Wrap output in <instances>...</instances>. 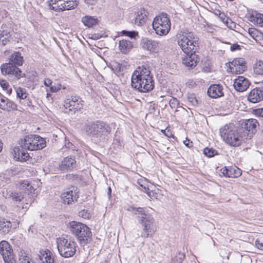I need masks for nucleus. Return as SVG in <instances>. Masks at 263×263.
Returning <instances> with one entry per match:
<instances>
[{"instance_id": "a18cd8bd", "label": "nucleus", "mask_w": 263, "mask_h": 263, "mask_svg": "<svg viewBox=\"0 0 263 263\" xmlns=\"http://www.w3.org/2000/svg\"><path fill=\"white\" fill-rule=\"evenodd\" d=\"M255 246L259 249L263 248V235L260 236L255 241Z\"/></svg>"}, {"instance_id": "dca6fc26", "label": "nucleus", "mask_w": 263, "mask_h": 263, "mask_svg": "<svg viewBox=\"0 0 263 263\" xmlns=\"http://www.w3.org/2000/svg\"><path fill=\"white\" fill-rule=\"evenodd\" d=\"M148 15V12L146 9L144 8H139L136 13L134 24L138 26H143L147 20Z\"/></svg>"}, {"instance_id": "c9c22d12", "label": "nucleus", "mask_w": 263, "mask_h": 263, "mask_svg": "<svg viewBox=\"0 0 263 263\" xmlns=\"http://www.w3.org/2000/svg\"><path fill=\"white\" fill-rule=\"evenodd\" d=\"M253 69L255 73L259 75L263 74V61H257L254 65Z\"/></svg>"}, {"instance_id": "e433bc0d", "label": "nucleus", "mask_w": 263, "mask_h": 263, "mask_svg": "<svg viewBox=\"0 0 263 263\" xmlns=\"http://www.w3.org/2000/svg\"><path fill=\"white\" fill-rule=\"evenodd\" d=\"M185 257L183 253L179 252L173 255L171 263H181Z\"/></svg>"}, {"instance_id": "338daca9", "label": "nucleus", "mask_w": 263, "mask_h": 263, "mask_svg": "<svg viewBox=\"0 0 263 263\" xmlns=\"http://www.w3.org/2000/svg\"><path fill=\"white\" fill-rule=\"evenodd\" d=\"M50 96V94L49 93H47V97H49Z\"/></svg>"}, {"instance_id": "c756f323", "label": "nucleus", "mask_w": 263, "mask_h": 263, "mask_svg": "<svg viewBox=\"0 0 263 263\" xmlns=\"http://www.w3.org/2000/svg\"><path fill=\"white\" fill-rule=\"evenodd\" d=\"M64 2V0H50V8L57 11H65L66 8Z\"/></svg>"}, {"instance_id": "412c9836", "label": "nucleus", "mask_w": 263, "mask_h": 263, "mask_svg": "<svg viewBox=\"0 0 263 263\" xmlns=\"http://www.w3.org/2000/svg\"><path fill=\"white\" fill-rule=\"evenodd\" d=\"M248 100L253 103H257L263 100V89L256 88L252 89L248 97Z\"/></svg>"}, {"instance_id": "f8f14e48", "label": "nucleus", "mask_w": 263, "mask_h": 263, "mask_svg": "<svg viewBox=\"0 0 263 263\" xmlns=\"http://www.w3.org/2000/svg\"><path fill=\"white\" fill-rule=\"evenodd\" d=\"M246 62L243 58H236L229 63L228 72L233 74H239L246 69Z\"/></svg>"}, {"instance_id": "5fc2aeb1", "label": "nucleus", "mask_w": 263, "mask_h": 263, "mask_svg": "<svg viewBox=\"0 0 263 263\" xmlns=\"http://www.w3.org/2000/svg\"><path fill=\"white\" fill-rule=\"evenodd\" d=\"M254 113L257 117H263V108L254 110Z\"/></svg>"}, {"instance_id": "1a4fd4ad", "label": "nucleus", "mask_w": 263, "mask_h": 263, "mask_svg": "<svg viewBox=\"0 0 263 263\" xmlns=\"http://www.w3.org/2000/svg\"><path fill=\"white\" fill-rule=\"evenodd\" d=\"M85 130L87 134L90 136H101L109 133L111 128L104 122L98 121L87 124Z\"/></svg>"}, {"instance_id": "9d476101", "label": "nucleus", "mask_w": 263, "mask_h": 263, "mask_svg": "<svg viewBox=\"0 0 263 263\" xmlns=\"http://www.w3.org/2000/svg\"><path fill=\"white\" fill-rule=\"evenodd\" d=\"M1 70L3 75L8 76L12 81H18L24 75L19 68L10 62L2 64Z\"/></svg>"}, {"instance_id": "f3484780", "label": "nucleus", "mask_w": 263, "mask_h": 263, "mask_svg": "<svg viewBox=\"0 0 263 263\" xmlns=\"http://www.w3.org/2000/svg\"><path fill=\"white\" fill-rule=\"evenodd\" d=\"M21 147V148L18 146L14 147L11 153L14 159L17 161L24 162L28 159L29 155L27 149H24L22 145Z\"/></svg>"}, {"instance_id": "39448f33", "label": "nucleus", "mask_w": 263, "mask_h": 263, "mask_svg": "<svg viewBox=\"0 0 263 263\" xmlns=\"http://www.w3.org/2000/svg\"><path fill=\"white\" fill-rule=\"evenodd\" d=\"M152 26L157 34L163 36L170 32L171 23L168 15L162 13L154 18Z\"/></svg>"}, {"instance_id": "603ef678", "label": "nucleus", "mask_w": 263, "mask_h": 263, "mask_svg": "<svg viewBox=\"0 0 263 263\" xmlns=\"http://www.w3.org/2000/svg\"><path fill=\"white\" fill-rule=\"evenodd\" d=\"M178 104V101L176 98H173L170 100V105L173 108L177 107Z\"/></svg>"}, {"instance_id": "cd10ccee", "label": "nucleus", "mask_w": 263, "mask_h": 263, "mask_svg": "<svg viewBox=\"0 0 263 263\" xmlns=\"http://www.w3.org/2000/svg\"><path fill=\"white\" fill-rule=\"evenodd\" d=\"M3 196L6 198H11L13 200L16 202H21L24 199V196L21 193L14 192L10 189H7L5 191L3 192Z\"/></svg>"}, {"instance_id": "13d9d810", "label": "nucleus", "mask_w": 263, "mask_h": 263, "mask_svg": "<svg viewBox=\"0 0 263 263\" xmlns=\"http://www.w3.org/2000/svg\"><path fill=\"white\" fill-rule=\"evenodd\" d=\"M44 85L47 87H50L52 84V81L49 79H46L44 82Z\"/></svg>"}, {"instance_id": "052dcab7", "label": "nucleus", "mask_w": 263, "mask_h": 263, "mask_svg": "<svg viewBox=\"0 0 263 263\" xmlns=\"http://www.w3.org/2000/svg\"><path fill=\"white\" fill-rule=\"evenodd\" d=\"M98 0H85V2L89 5H94L95 4Z\"/></svg>"}, {"instance_id": "b1692460", "label": "nucleus", "mask_w": 263, "mask_h": 263, "mask_svg": "<svg viewBox=\"0 0 263 263\" xmlns=\"http://www.w3.org/2000/svg\"><path fill=\"white\" fill-rule=\"evenodd\" d=\"M76 166L75 159L71 157H66L61 161L60 168L63 171H71Z\"/></svg>"}, {"instance_id": "ea45409f", "label": "nucleus", "mask_w": 263, "mask_h": 263, "mask_svg": "<svg viewBox=\"0 0 263 263\" xmlns=\"http://www.w3.org/2000/svg\"><path fill=\"white\" fill-rule=\"evenodd\" d=\"M0 86L9 95L11 93L12 88L9 83L6 80H0Z\"/></svg>"}, {"instance_id": "6e6552de", "label": "nucleus", "mask_w": 263, "mask_h": 263, "mask_svg": "<svg viewBox=\"0 0 263 263\" xmlns=\"http://www.w3.org/2000/svg\"><path fill=\"white\" fill-rule=\"evenodd\" d=\"M69 228L71 233L81 242L87 240L91 235L90 229L86 225L79 222H69Z\"/></svg>"}, {"instance_id": "8fccbe9b", "label": "nucleus", "mask_w": 263, "mask_h": 263, "mask_svg": "<svg viewBox=\"0 0 263 263\" xmlns=\"http://www.w3.org/2000/svg\"><path fill=\"white\" fill-rule=\"evenodd\" d=\"M227 21L225 22V24L226 26L230 28L231 29H234L236 27V24L234 23L231 18L228 17V18H226Z\"/></svg>"}, {"instance_id": "423d86ee", "label": "nucleus", "mask_w": 263, "mask_h": 263, "mask_svg": "<svg viewBox=\"0 0 263 263\" xmlns=\"http://www.w3.org/2000/svg\"><path fill=\"white\" fill-rule=\"evenodd\" d=\"M221 138L228 144L232 146H238L242 141V137L234 128L226 125L220 130Z\"/></svg>"}, {"instance_id": "9b49d317", "label": "nucleus", "mask_w": 263, "mask_h": 263, "mask_svg": "<svg viewBox=\"0 0 263 263\" xmlns=\"http://www.w3.org/2000/svg\"><path fill=\"white\" fill-rule=\"evenodd\" d=\"M0 253L5 263H15L10 245L6 241L0 242Z\"/></svg>"}, {"instance_id": "49530a36", "label": "nucleus", "mask_w": 263, "mask_h": 263, "mask_svg": "<svg viewBox=\"0 0 263 263\" xmlns=\"http://www.w3.org/2000/svg\"><path fill=\"white\" fill-rule=\"evenodd\" d=\"M123 35L127 36L132 39H135L137 36H138V33L137 32L133 31H128L124 30L122 32Z\"/></svg>"}, {"instance_id": "aec40b11", "label": "nucleus", "mask_w": 263, "mask_h": 263, "mask_svg": "<svg viewBox=\"0 0 263 263\" xmlns=\"http://www.w3.org/2000/svg\"><path fill=\"white\" fill-rule=\"evenodd\" d=\"M0 108L8 111L14 110L17 109V105L6 98L0 92Z\"/></svg>"}, {"instance_id": "864d4df0", "label": "nucleus", "mask_w": 263, "mask_h": 263, "mask_svg": "<svg viewBox=\"0 0 263 263\" xmlns=\"http://www.w3.org/2000/svg\"><path fill=\"white\" fill-rule=\"evenodd\" d=\"M220 172L223 176L230 177L229 167L227 168V167H224L222 168L220 170Z\"/></svg>"}, {"instance_id": "4d7b16f0", "label": "nucleus", "mask_w": 263, "mask_h": 263, "mask_svg": "<svg viewBox=\"0 0 263 263\" xmlns=\"http://www.w3.org/2000/svg\"><path fill=\"white\" fill-rule=\"evenodd\" d=\"M230 50L232 51H234L237 50H240V47L238 44H234L231 46Z\"/></svg>"}, {"instance_id": "0eeeda50", "label": "nucleus", "mask_w": 263, "mask_h": 263, "mask_svg": "<svg viewBox=\"0 0 263 263\" xmlns=\"http://www.w3.org/2000/svg\"><path fill=\"white\" fill-rule=\"evenodd\" d=\"M20 145L25 149L36 151L41 149L46 146L45 140L39 135H29L25 136L21 140Z\"/></svg>"}, {"instance_id": "20e7f679", "label": "nucleus", "mask_w": 263, "mask_h": 263, "mask_svg": "<svg viewBox=\"0 0 263 263\" xmlns=\"http://www.w3.org/2000/svg\"><path fill=\"white\" fill-rule=\"evenodd\" d=\"M56 242L58 251L62 257L68 258L75 254L78 246L74 238L70 237H59Z\"/></svg>"}, {"instance_id": "7ed1b4c3", "label": "nucleus", "mask_w": 263, "mask_h": 263, "mask_svg": "<svg viewBox=\"0 0 263 263\" xmlns=\"http://www.w3.org/2000/svg\"><path fill=\"white\" fill-rule=\"evenodd\" d=\"M178 45L185 53L195 52L198 47V37L194 32L187 30H181L177 33Z\"/></svg>"}, {"instance_id": "f257e3e1", "label": "nucleus", "mask_w": 263, "mask_h": 263, "mask_svg": "<svg viewBox=\"0 0 263 263\" xmlns=\"http://www.w3.org/2000/svg\"><path fill=\"white\" fill-rule=\"evenodd\" d=\"M132 87L140 92H147L154 87L150 70L144 66H139L134 71L131 78Z\"/></svg>"}, {"instance_id": "09e8293b", "label": "nucleus", "mask_w": 263, "mask_h": 263, "mask_svg": "<svg viewBox=\"0 0 263 263\" xmlns=\"http://www.w3.org/2000/svg\"><path fill=\"white\" fill-rule=\"evenodd\" d=\"M19 261L20 263H34L33 261H31L29 257L23 254L20 256Z\"/></svg>"}, {"instance_id": "774afa93", "label": "nucleus", "mask_w": 263, "mask_h": 263, "mask_svg": "<svg viewBox=\"0 0 263 263\" xmlns=\"http://www.w3.org/2000/svg\"><path fill=\"white\" fill-rule=\"evenodd\" d=\"M65 88H66L65 87L63 86V89H65Z\"/></svg>"}, {"instance_id": "0e129e2a", "label": "nucleus", "mask_w": 263, "mask_h": 263, "mask_svg": "<svg viewBox=\"0 0 263 263\" xmlns=\"http://www.w3.org/2000/svg\"><path fill=\"white\" fill-rule=\"evenodd\" d=\"M3 148V143L2 141L0 140V152L2 150Z\"/></svg>"}, {"instance_id": "473e14b6", "label": "nucleus", "mask_w": 263, "mask_h": 263, "mask_svg": "<svg viewBox=\"0 0 263 263\" xmlns=\"http://www.w3.org/2000/svg\"><path fill=\"white\" fill-rule=\"evenodd\" d=\"M81 21L85 26L89 28L96 25L98 23V19L97 18L88 15L83 17Z\"/></svg>"}, {"instance_id": "c03bdc74", "label": "nucleus", "mask_w": 263, "mask_h": 263, "mask_svg": "<svg viewBox=\"0 0 263 263\" xmlns=\"http://www.w3.org/2000/svg\"><path fill=\"white\" fill-rule=\"evenodd\" d=\"M203 153L208 157H212L216 154V152L213 148L206 147L203 150Z\"/></svg>"}, {"instance_id": "de8ad7c7", "label": "nucleus", "mask_w": 263, "mask_h": 263, "mask_svg": "<svg viewBox=\"0 0 263 263\" xmlns=\"http://www.w3.org/2000/svg\"><path fill=\"white\" fill-rule=\"evenodd\" d=\"M79 216L84 219H89L91 215L90 212L88 210L83 209L79 212Z\"/></svg>"}, {"instance_id": "69168bd1", "label": "nucleus", "mask_w": 263, "mask_h": 263, "mask_svg": "<svg viewBox=\"0 0 263 263\" xmlns=\"http://www.w3.org/2000/svg\"><path fill=\"white\" fill-rule=\"evenodd\" d=\"M111 190L110 187H108V194H110L111 193Z\"/></svg>"}, {"instance_id": "a878e982", "label": "nucleus", "mask_w": 263, "mask_h": 263, "mask_svg": "<svg viewBox=\"0 0 263 263\" xmlns=\"http://www.w3.org/2000/svg\"><path fill=\"white\" fill-rule=\"evenodd\" d=\"M159 42L148 39H145L143 40L142 43V48L152 52H157L158 50Z\"/></svg>"}, {"instance_id": "c85d7f7f", "label": "nucleus", "mask_w": 263, "mask_h": 263, "mask_svg": "<svg viewBox=\"0 0 263 263\" xmlns=\"http://www.w3.org/2000/svg\"><path fill=\"white\" fill-rule=\"evenodd\" d=\"M133 47V44L129 41L122 40L119 42V49L122 53H127L131 50Z\"/></svg>"}, {"instance_id": "5701e85b", "label": "nucleus", "mask_w": 263, "mask_h": 263, "mask_svg": "<svg viewBox=\"0 0 263 263\" xmlns=\"http://www.w3.org/2000/svg\"><path fill=\"white\" fill-rule=\"evenodd\" d=\"M248 20L253 24L259 27H263V14L256 11L249 13L247 15Z\"/></svg>"}, {"instance_id": "4c0bfd02", "label": "nucleus", "mask_w": 263, "mask_h": 263, "mask_svg": "<svg viewBox=\"0 0 263 263\" xmlns=\"http://www.w3.org/2000/svg\"><path fill=\"white\" fill-rule=\"evenodd\" d=\"M230 177L236 178L241 175V171L236 166L229 167Z\"/></svg>"}, {"instance_id": "bf43d9fd", "label": "nucleus", "mask_w": 263, "mask_h": 263, "mask_svg": "<svg viewBox=\"0 0 263 263\" xmlns=\"http://www.w3.org/2000/svg\"><path fill=\"white\" fill-rule=\"evenodd\" d=\"M219 18L220 20V21L224 24L226 21H227L226 18H228V17L226 16L224 14H220Z\"/></svg>"}, {"instance_id": "79ce46f5", "label": "nucleus", "mask_w": 263, "mask_h": 263, "mask_svg": "<svg viewBox=\"0 0 263 263\" xmlns=\"http://www.w3.org/2000/svg\"><path fill=\"white\" fill-rule=\"evenodd\" d=\"M21 186L22 190H27L29 193H32L34 191V189L30 185L28 181H23L21 182Z\"/></svg>"}, {"instance_id": "72a5a7b5", "label": "nucleus", "mask_w": 263, "mask_h": 263, "mask_svg": "<svg viewBox=\"0 0 263 263\" xmlns=\"http://www.w3.org/2000/svg\"><path fill=\"white\" fill-rule=\"evenodd\" d=\"M146 192L147 195L152 199H156L161 200L163 197L162 191L158 189H156L153 191H150L149 189H147Z\"/></svg>"}, {"instance_id": "6ab92c4d", "label": "nucleus", "mask_w": 263, "mask_h": 263, "mask_svg": "<svg viewBox=\"0 0 263 263\" xmlns=\"http://www.w3.org/2000/svg\"><path fill=\"white\" fill-rule=\"evenodd\" d=\"M18 225V223L14 222L12 224L9 220H7L4 217H0V233L6 234L9 233L13 227L16 228Z\"/></svg>"}, {"instance_id": "393cba45", "label": "nucleus", "mask_w": 263, "mask_h": 263, "mask_svg": "<svg viewBox=\"0 0 263 263\" xmlns=\"http://www.w3.org/2000/svg\"><path fill=\"white\" fill-rule=\"evenodd\" d=\"M208 94L211 98H217L223 96L222 86L219 84L211 85L208 90Z\"/></svg>"}, {"instance_id": "2eb2a0df", "label": "nucleus", "mask_w": 263, "mask_h": 263, "mask_svg": "<svg viewBox=\"0 0 263 263\" xmlns=\"http://www.w3.org/2000/svg\"><path fill=\"white\" fill-rule=\"evenodd\" d=\"M242 128H244L247 132V138H250L252 135L256 132V127L258 125V122L257 120L254 119H250L246 120L241 124Z\"/></svg>"}, {"instance_id": "4be33fe9", "label": "nucleus", "mask_w": 263, "mask_h": 263, "mask_svg": "<svg viewBox=\"0 0 263 263\" xmlns=\"http://www.w3.org/2000/svg\"><path fill=\"white\" fill-rule=\"evenodd\" d=\"M195 53V52H190L186 53L182 60V63L185 66L192 68L196 66L198 57Z\"/></svg>"}, {"instance_id": "58836bf2", "label": "nucleus", "mask_w": 263, "mask_h": 263, "mask_svg": "<svg viewBox=\"0 0 263 263\" xmlns=\"http://www.w3.org/2000/svg\"><path fill=\"white\" fill-rule=\"evenodd\" d=\"M64 1L66 10L74 9L78 6L79 3L77 0H64Z\"/></svg>"}, {"instance_id": "37998d69", "label": "nucleus", "mask_w": 263, "mask_h": 263, "mask_svg": "<svg viewBox=\"0 0 263 263\" xmlns=\"http://www.w3.org/2000/svg\"><path fill=\"white\" fill-rule=\"evenodd\" d=\"M187 100L193 106H197L198 104V100L196 97L195 94H189L187 96Z\"/></svg>"}, {"instance_id": "680f3d73", "label": "nucleus", "mask_w": 263, "mask_h": 263, "mask_svg": "<svg viewBox=\"0 0 263 263\" xmlns=\"http://www.w3.org/2000/svg\"><path fill=\"white\" fill-rule=\"evenodd\" d=\"M101 37V36L98 34H92L91 38L95 40L99 39Z\"/></svg>"}, {"instance_id": "a211bd4d", "label": "nucleus", "mask_w": 263, "mask_h": 263, "mask_svg": "<svg viewBox=\"0 0 263 263\" xmlns=\"http://www.w3.org/2000/svg\"><path fill=\"white\" fill-rule=\"evenodd\" d=\"M234 87L237 91L242 92L247 89L250 86L249 81L243 76H239L235 79L233 84Z\"/></svg>"}, {"instance_id": "4468645a", "label": "nucleus", "mask_w": 263, "mask_h": 263, "mask_svg": "<svg viewBox=\"0 0 263 263\" xmlns=\"http://www.w3.org/2000/svg\"><path fill=\"white\" fill-rule=\"evenodd\" d=\"M81 101L76 96H68L64 101V106L69 110H79L82 107Z\"/></svg>"}, {"instance_id": "bb28decb", "label": "nucleus", "mask_w": 263, "mask_h": 263, "mask_svg": "<svg viewBox=\"0 0 263 263\" xmlns=\"http://www.w3.org/2000/svg\"><path fill=\"white\" fill-rule=\"evenodd\" d=\"M39 260L42 263H54L52 253L48 250H41L38 254Z\"/></svg>"}, {"instance_id": "7c9ffc66", "label": "nucleus", "mask_w": 263, "mask_h": 263, "mask_svg": "<svg viewBox=\"0 0 263 263\" xmlns=\"http://www.w3.org/2000/svg\"><path fill=\"white\" fill-rule=\"evenodd\" d=\"M23 57L20 52H15L10 57V62L15 66H21L23 63Z\"/></svg>"}, {"instance_id": "a19ab883", "label": "nucleus", "mask_w": 263, "mask_h": 263, "mask_svg": "<svg viewBox=\"0 0 263 263\" xmlns=\"http://www.w3.org/2000/svg\"><path fill=\"white\" fill-rule=\"evenodd\" d=\"M16 96L20 99H25L27 97L26 89L22 87H17L16 90Z\"/></svg>"}, {"instance_id": "f03ea898", "label": "nucleus", "mask_w": 263, "mask_h": 263, "mask_svg": "<svg viewBox=\"0 0 263 263\" xmlns=\"http://www.w3.org/2000/svg\"><path fill=\"white\" fill-rule=\"evenodd\" d=\"M128 210L137 216L142 229L141 236L143 238L152 237L157 230L154 218L142 208L131 207Z\"/></svg>"}, {"instance_id": "f704fd0d", "label": "nucleus", "mask_w": 263, "mask_h": 263, "mask_svg": "<svg viewBox=\"0 0 263 263\" xmlns=\"http://www.w3.org/2000/svg\"><path fill=\"white\" fill-rule=\"evenodd\" d=\"M10 32L8 30H0V44L6 45L9 41Z\"/></svg>"}, {"instance_id": "e2e57ef3", "label": "nucleus", "mask_w": 263, "mask_h": 263, "mask_svg": "<svg viewBox=\"0 0 263 263\" xmlns=\"http://www.w3.org/2000/svg\"><path fill=\"white\" fill-rule=\"evenodd\" d=\"M184 143L186 146L190 147V140H186L185 141H184Z\"/></svg>"}, {"instance_id": "2f4dec72", "label": "nucleus", "mask_w": 263, "mask_h": 263, "mask_svg": "<svg viewBox=\"0 0 263 263\" xmlns=\"http://www.w3.org/2000/svg\"><path fill=\"white\" fill-rule=\"evenodd\" d=\"M248 33L256 42H259L263 39V33L254 28L248 29Z\"/></svg>"}, {"instance_id": "3c124183", "label": "nucleus", "mask_w": 263, "mask_h": 263, "mask_svg": "<svg viewBox=\"0 0 263 263\" xmlns=\"http://www.w3.org/2000/svg\"><path fill=\"white\" fill-rule=\"evenodd\" d=\"M62 85L60 83L56 85L51 86L50 87V91L51 92H57L59 91L61 88Z\"/></svg>"}, {"instance_id": "6e6d98bb", "label": "nucleus", "mask_w": 263, "mask_h": 263, "mask_svg": "<svg viewBox=\"0 0 263 263\" xmlns=\"http://www.w3.org/2000/svg\"><path fill=\"white\" fill-rule=\"evenodd\" d=\"M25 201L26 204L23 205V208H27L28 206L31 204L32 199L30 197H29L27 199H26Z\"/></svg>"}, {"instance_id": "ddd939ff", "label": "nucleus", "mask_w": 263, "mask_h": 263, "mask_svg": "<svg viewBox=\"0 0 263 263\" xmlns=\"http://www.w3.org/2000/svg\"><path fill=\"white\" fill-rule=\"evenodd\" d=\"M61 197L64 203L72 204L74 201H77L79 198V191L77 189L72 187L71 190L63 193Z\"/></svg>"}]
</instances>
